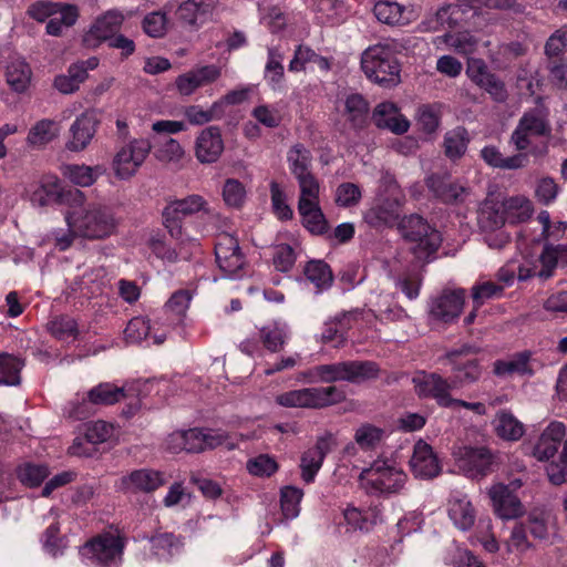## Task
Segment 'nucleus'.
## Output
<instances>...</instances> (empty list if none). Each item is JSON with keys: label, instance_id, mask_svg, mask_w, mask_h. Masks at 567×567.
I'll return each mask as SVG.
<instances>
[{"label": "nucleus", "instance_id": "nucleus-1", "mask_svg": "<svg viewBox=\"0 0 567 567\" xmlns=\"http://www.w3.org/2000/svg\"><path fill=\"white\" fill-rule=\"evenodd\" d=\"M69 231L60 229L52 235L58 248H69L73 244L74 236L89 239H101L114 229V220L110 212L100 205H85V197L82 203H74L65 214Z\"/></svg>", "mask_w": 567, "mask_h": 567}, {"label": "nucleus", "instance_id": "nucleus-2", "mask_svg": "<svg viewBox=\"0 0 567 567\" xmlns=\"http://www.w3.org/2000/svg\"><path fill=\"white\" fill-rule=\"evenodd\" d=\"M405 50L401 40L384 39L367 48L361 55V69L365 76L382 87H393L401 82V63L398 54Z\"/></svg>", "mask_w": 567, "mask_h": 567}, {"label": "nucleus", "instance_id": "nucleus-3", "mask_svg": "<svg viewBox=\"0 0 567 567\" xmlns=\"http://www.w3.org/2000/svg\"><path fill=\"white\" fill-rule=\"evenodd\" d=\"M209 213L208 202L202 195L192 194L184 198L168 200L162 213L163 225L172 238L184 244L189 239V235L183 226L184 220L194 215H208Z\"/></svg>", "mask_w": 567, "mask_h": 567}, {"label": "nucleus", "instance_id": "nucleus-4", "mask_svg": "<svg viewBox=\"0 0 567 567\" xmlns=\"http://www.w3.org/2000/svg\"><path fill=\"white\" fill-rule=\"evenodd\" d=\"M125 542L118 530H107L86 542L80 549L83 559L100 567H118Z\"/></svg>", "mask_w": 567, "mask_h": 567}, {"label": "nucleus", "instance_id": "nucleus-5", "mask_svg": "<svg viewBox=\"0 0 567 567\" xmlns=\"http://www.w3.org/2000/svg\"><path fill=\"white\" fill-rule=\"evenodd\" d=\"M362 486L372 494L399 492L406 482V474L389 461L378 460L360 474Z\"/></svg>", "mask_w": 567, "mask_h": 567}, {"label": "nucleus", "instance_id": "nucleus-6", "mask_svg": "<svg viewBox=\"0 0 567 567\" xmlns=\"http://www.w3.org/2000/svg\"><path fill=\"white\" fill-rule=\"evenodd\" d=\"M344 398L337 386L305 388L278 394L276 403L284 408L321 409L336 404Z\"/></svg>", "mask_w": 567, "mask_h": 567}, {"label": "nucleus", "instance_id": "nucleus-7", "mask_svg": "<svg viewBox=\"0 0 567 567\" xmlns=\"http://www.w3.org/2000/svg\"><path fill=\"white\" fill-rule=\"evenodd\" d=\"M138 390V382L127 383L118 386L114 383H100L92 388L81 403H72L69 411L70 416L84 419L89 414V404L110 405L120 402L126 396L133 395Z\"/></svg>", "mask_w": 567, "mask_h": 567}, {"label": "nucleus", "instance_id": "nucleus-8", "mask_svg": "<svg viewBox=\"0 0 567 567\" xmlns=\"http://www.w3.org/2000/svg\"><path fill=\"white\" fill-rule=\"evenodd\" d=\"M475 352L474 347L463 346L460 349L449 351L440 359L443 364L451 367V381L455 389L474 383L481 378L480 363L472 357Z\"/></svg>", "mask_w": 567, "mask_h": 567}, {"label": "nucleus", "instance_id": "nucleus-9", "mask_svg": "<svg viewBox=\"0 0 567 567\" xmlns=\"http://www.w3.org/2000/svg\"><path fill=\"white\" fill-rule=\"evenodd\" d=\"M398 230L408 243L417 244L416 248H440L442 235L435 226L419 214L404 215L398 221Z\"/></svg>", "mask_w": 567, "mask_h": 567}, {"label": "nucleus", "instance_id": "nucleus-10", "mask_svg": "<svg viewBox=\"0 0 567 567\" xmlns=\"http://www.w3.org/2000/svg\"><path fill=\"white\" fill-rule=\"evenodd\" d=\"M30 202L38 207L53 204H68L71 207L74 203L83 202V193L76 188L64 189L58 177L45 176L31 192Z\"/></svg>", "mask_w": 567, "mask_h": 567}, {"label": "nucleus", "instance_id": "nucleus-11", "mask_svg": "<svg viewBox=\"0 0 567 567\" xmlns=\"http://www.w3.org/2000/svg\"><path fill=\"white\" fill-rule=\"evenodd\" d=\"M151 150L152 145L147 138H133L121 146L112 163L115 175L121 179L132 177L145 162Z\"/></svg>", "mask_w": 567, "mask_h": 567}, {"label": "nucleus", "instance_id": "nucleus-12", "mask_svg": "<svg viewBox=\"0 0 567 567\" xmlns=\"http://www.w3.org/2000/svg\"><path fill=\"white\" fill-rule=\"evenodd\" d=\"M551 133L547 114L534 109L526 111L519 118L517 126L511 135V142L516 151L525 153L530 146V136L546 137Z\"/></svg>", "mask_w": 567, "mask_h": 567}, {"label": "nucleus", "instance_id": "nucleus-13", "mask_svg": "<svg viewBox=\"0 0 567 567\" xmlns=\"http://www.w3.org/2000/svg\"><path fill=\"white\" fill-rule=\"evenodd\" d=\"M457 468L467 477L478 478L489 474L495 455L484 446H461L454 452Z\"/></svg>", "mask_w": 567, "mask_h": 567}, {"label": "nucleus", "instance_id": "nucleus-14", "mask_svg": "<svg viewBox=\"0 0 567 567\" xmlns=\"http://www.w3.org/2000/svg\"><path fill=\"white\" fill-rule=\"evenodd\" d=\"M523 264L518 267V279L526 280L538 276L548 278L560 262L567 265V250H527Z\"/></svg>", "mask_w": 567, "mask_h": 567}, {"label": "nucleus", "instance_id": "nucleus-15", "mask_svg": "<svg viewBox=\"0 0 567 567\" xmlns=\"http://www.w3.org/2000/svg\"><path fill=\"white\" fill-rule=\"evenodd\" d=\"M379 368L371 361H344L331 364H322V382L338 381L361 382L375 378Z\"/></svg>", "mask_w": 567, "mask_h": 567}, {"label": "nucleus", "instance_id": "nucleus-16", "mask_svg": "<svg viewBox=\"0 0 567 567\" xmlns=\"http://www.w3.org/2000/svg\"><path fill=\"white\" fill-rule=\"evenodd\" d=\"M166 484L165 473L154 468H138L122 475L115 488L124 494H151Z\"/></svg>", "mask_w": 567, "mask_h": 567}, {"label": "nucleus", "instance_id": "nucleus-17", "mask_svg": "<svg viewBox=\"0 0 567 567\" xmlns=\"http://www.w3.org/2000/svg\"><path fill=\"white\" fill-rule=\"evenodd\" d=\"M124 14L117 9H111L99 16L83 35V44L89 49H96L118 33Z\"/></svg>", "mask_w": 567, "mask_h": 567}, {"label": "nucleus", "instance_id": "nucleus-18", "mask_svg": "<svg viewBox=\"0 0 567 567\" xmlns=\"http://www.w3.org/2000/svg\"><path fill=\"white\" fill-rule=\"evenodd\" d=\"M412 382L420 398H432L441 406H451L453 398L450 392L455 389L452 381L449 382L437 373L419 372L413 377Z\"/></svg>", "mask_w": 567, "mask_h": 567}, {"label": "nucleus", "instance_id": "nucleus-19", "mask_svg": "<svg viewBox=\"0 0 567 567\" xmlns=\"http://www.w3.org/2000/svg\"><path fill=\"white\" fill-rule=\"evenodd\" d=\"M424 183L433 197L446 205H458L467 195V188L453 179L449 173H431Z\"/></svg>", "mask_w": 567, "mask_h": 567}, {"label": "nucleus", "instance_id": "nucleus-20", "mask_svg": "<svg viewBox=\"0 0 567 567\" xmlns=\"http://www.w3.org/2000/svg\"><path fill=\"white\" fill-rule=\"evenodd\" d=\"M466 74L473 83L484 90L493 101L504 103L508 97L505 83L488 70L486 63L481 60L468 62Z\"/></svg>", "mask_w": 567, "mask_h": 567}, {"label": "nucleus", "instance_id": "nucleus-21", "mask_svg": "<svg viewBox=\"0 0 567 567\" xmlns=\"http://www.w3.org/2000/svg\"><path fill=\"white\" fill-rule=\"evenodd\" d=\"M464 302V289H444L437 297L430 300L429 313L434 320L449 323L460 317Z\"/></svg>", "mask_w": 567, "mask_h": 567}, {"label": "nucleus", "instance_id": "nucleus-22", "mask_svg": "<svg viewBox=\"0 0 567 567\" xmlns=\"http://www.w3.org/2000/svg\"><path fill=\"white\" fill-rule=\"evenodd\" d=\"M488 495L494 513L502 519H514L523 515L524 506L509 486L497 483L491 486Z\"/></svg>", "mask_w": 567, "mask_h": 567}, {"label": "nucleus", "instance_id": "nucleus-23", "mask_svg": "<svg viewBox=\"0 0 567 567\" xmlns=\"http://www.w3.org/2000/svg\"><path fill=\"white\" fill-rule=\"evenodd\" d=\"M100 118L94 110H87L75 118L70 127L71 138L66 147L80 152L87 147L95 135Z\"/></svg>", "mask_w": 567, "mask_h": 567}, {"label": "nucleus", "instance_id": "nucleus-24", "mask_svg": "<svg viewBox=\"0 0 567 567\" xmlns=\"http://www.w3.org/2000/svg\"><path fill=\"white\" fill-rule=\"evenodd\" d=\"M224 152V141L219 126L212 125L200 131L195 142V156L202 164H212Z\"/></svg>", "mask_w": 567, "mask_h": 567}, {"label": "nucleus", "instance_id": "nucleus-25", "mask_svg": "<svg viewBox=\"0 0 567 567\" xmlns=\"http://www.w3.org/2000/svg\"><path fill=\"white\" fill-rule=\"evenodd\" d=\"M411 471L419 478H433L441 472V463L431 445L420 440L414 444L410 460Z\"/></svg>", "mask_w": 567, "mask_h": 567}, {"label": "nucleus", "instance_id": "nucleus-26", "mask_svg": "<svg viewBox=\"0 0 567 567\" xmlns=\"http://www.w3.org/2000/svg\"><path fill=\"white\" fill-rule=\"evenodd\" d=\"M447 515L460 530H470L476 520V511L466 494L454 493L447 502Z\"/></svg>", "mask_w": 567, "mask_h": 567}, {"label": "nucleus", "instance_id": "nucleus-27", "mask_svg": "<svg viewBox=\"0 0 567 567\" xmlns=\"http://www.w3.org/2000/svg\"><path fill=\"white\" fill-rule=\"evenodd\" d=\"M220 76V69L214 64L204 65L177 76L175 84L182 95H190L198 87L215 82Z\"/></svg>", "mask_w": 567, "mask_h": 567}, {"label": "nucleus", "instance_id": "nucleus-28", "mask_svg": "<svg viewBox=\"0 0 567 567\" xmlns=\"http://www.w3.org/2000/svg\"><path fill=\"white\" fill-rule=\"evenodd\" d=\"M114 427L105 421H95L85 425L84 436L76 437L70 446L69 452L72 455L87 456L91 454L90 449L84 447V443L100 444L106 442L113 436Z\"/></svg>", "mask_w": 567, "mask_h": 567}, {"label": "nucleus", "instance_id": "nucleus-29", "mask_svg": "<svg viewBox=\"0 0 567 567\" xmlns=\"http://www.w3.org/2000/svg\"><path fill=\"white\" fill-rule=\"evenodd\" d=\"M371 120L378 128H386L394 134L401 135L409 131L410 122L399 113L392 102H382L373 110Z\"/></svg>", "mask_w": 567, "mask_h": 567}, {"label": "nucleus", "instance_id": "nucleus-30", "mask_svg": "<svg viewBox=\"0 0 567 567\" xmlns=\"http://www.w3.org/2000/svg\"><path fill=\"white\" fill-rule=\"evenodd\" d=\"M566 435V427L563 422L553 421L540 434L533 455L538 461H547L551 458L558 451Z\"/></svg>", "mask_w": 567, "mask_h": 567}, {"label": "nucleus", "instance_id": "nucleus-31", "mask_svg": "<svg viewBox=\"0 0 567 567\" xmlns=\"http://www.w3.org/2000/svg\"><path fill=\"white\" fill-rule=\"evenodd\" d=\"M332 435L327 434L318 439L315 446L308 449L301 456V476L306 483H311L322 466L326 454L330 450Z\"/></svg>", "mask_w": 567, "mask_h": 567}, {"label": "nucleus", "instance_id": "nucleus-32", "mask_svg": "<svg viewBox=\"0 0 567 567\" xmlns=\"http://www.w3.org/2000/svg\"><path fill=\"white\" fill-rule=\"evenodd\" d=\"M373 13L380 22L389 25H406L415 19V13L411 6L389 0L375 2Z\"/></svg>", "mask_w": 567, "mask_h": 567}, {"label": "nucleus", "instance_id": "nucleus-33", "mask_svg": "<svg viewBox=\"0 0 567 567\" xmlns=\"http://www.w3.org/2000/svg\"><path fill=\"white\" fill-rule=\"evenodd\" d=\"M298 213L301 225L312 235L322 236L329 231V223L316 200H298Z\"/></svg>", "mask_w": 567, "mask_h": 567}, {"label": "nucleus", "instance_id": "nucleus-34", "mask_svg": "<svg viewBox=\"0 0 567 567\" xmlns=\"http://www.w3.org/2000/svg\"><path fill=\"white\" fill-rule=\"evenodd\" d=\"M218 0H186L176 10V18L189 25H200L212 16Z\"/></svg>", "mask_w": 567, "mask_h": 567}, {"label": "nucleus", "instance_id": "nucleus-35", "mask_svg": "<svg viewBox=\"0 0 567 567\" xmlns=\"http://www.w3.org/2000/svg\"><path fill=\"white\" fill-rule=\"evenodd\" d=\"M401 200L395 198L393 200L385 199L374 207L370 208L365 215L364 220L372 227H391L399 221V207Z\"/></svg>", "mask_w": 567, "mask_h": 567}, {"label": "nucleus", "instance_id": "nucleus-36", "mask_svg": "<svg viewBox=\"0 0 567 567\" xmlns=\"http://www.w3.org/2000/svg\"><path fill=\"white\" fill-rule=\"evenodd\" d=\"M493 427L496 435L509 442H516L525 433L524 424L507 410H499L493 420Z\"/></svg>", "mask_w": 567, "mask_h": 567}, {"label": "nucleus", "instance_id": "nucleus-37", "mask_svg": "<svg viewBox=\"0 0 567 567\" xmlns=\"http://www.w3.org/2000/svg\"><path fill=\"white\" fill-rule=\"evenodd\" d=\"M482 159L491 167L499 169H518L528 163V155L518 152L517 154L504 157L501 151L494 145H486L481 151Z\"/></svg>", "mask_w": 567, "mask_h": 567}, {"label": "nucleus", "instance_id": "nucleus-38", "mask_svg": "<svg viewBox=\"0 0 567 567\" xmlns=\"http://www.w3.org/2000/svg\"><path fill=\"white\" fill-rule=\"evenodd\" d=\"M347 120L352 128L361 131L368 127L370 123L369 102L359 93H352L347 96L344 102Z\"/></svg>", "mask_w": 567, "mask_h": 567}, {"label": "nucleus", "instance_id": "nucleus-39", "mask_svg": "<svg viewBox=\"0 0 567 567\" xmlns=\"http://www.w3.org/2000/svg\"><path fill=\"white\" fill-rule=\"evenodd\" d=\"M288 324L281 321L270 322L259 329V340L265 349L276 353L279 352L289 339Z\"/></svg>", "mask_w": 567, "mask_h": 567}, {"label": "nucleus", "instance_id": "nucleus-40", "mask_svg": "<svg viewBox=\"0 0 567 567\" xmlns=\"http://www.w3.org/2000/svg\"><path fill=\"white\" fill-rule=\"evenodd\" d=\"M32 78V70L25 60L13 59L7 65L6 79L8 85L17 93L28 90Z\"/></svg>", "mask_w": 567, "mask_h": 567}, {"label": "nucleus", "instance_id": "nucleus-41", "mask_svg": "<svg viewBox=\"0 0 567 567\" xmlns=\"http://www.w3.org/2000/svg\"><path fill=\"white\" fill-rule=\"evenodd\" d=\"M493 371L497 377L512 374L530 375L534 372L530 365V352L524 351L507 360H497L494 363Z\"/></svg>", "mask_w": 567, "mask_h": 567}, {"label": "nucleus", "instance_id": "nucleus-42", "mask_svg": "<svg viewBox=\"0 0 567 567\" xmlns=\"http://www.w3.org/2000/svg\"><path fill=\"white\" fill-rule=\"evenodd\" d=\"M151 324L146 318L135 317L127 323L124 336L130 343H138L142 340L151 339L154 344H162L165 341L164 333H151Z\"/></svg>", "mask_w": 567, "mask_h": 567}, {"label": "nucleus", "instance_id": "nucleus-43", "mask_svg": "<svg viewBox=\"0 0 567 567\" xmlns=\"http://www.w3.org/2000/svg\"><path fill=\"white\" fill-rule=\"evenodd\" d=\"M506 221L512 225L526 223L533 215V203L525 196H513L503 202Z\"/></svg>", "mask_w": 567, "mask_h": 567}, {"label": "nucleus", "instance_id": "nucleus-44", "mask_svg": "<svg viewBox=\"0 0 567 567\" xmlns=\"http://www.w3.org/2000/svg\"><path fill=\"white\" fill-rule=\"evenodd\" d=\"M527 526L533 537L546 539L555 526V516L548 509L535 507L528 512Z\"/></svg>", "mask_w": 567, "mask_h": 567}, {"label": "nucleus", "instance_id": "nucleus-45", "mask_svg": "<svg viewBox=\"0 0 567 567\" xmlns=\"http://www.w3.org/2000/svg\"><path fill=\"white\" fill-rule=\"evenodd\" d=\"M219 269L228 278H238L246 266L243 250H215Z\"/></svg>", "mask_w": 567, "mask_h": 567}, {"label": "nucleus", "instance_id": "nucleus-46", "mask_svg": "<svg viewBox=\"0 0 567 567\" xmlns=\"http://www.w3.org/2000/svg\"><path fill=\"white\" fill-rule=\"evenodd\" d=\"M47 330L60 341H74L79 334L78 322L68 315L52 317L47 323Z\"/></svg>", "mask_w": 567, "mask_h": 567}, {"label": "nucleus", "instance_id": "nucleus-47", "mask_svg": "<svg viewBox=\"0 0 567 567\" xmlns=\"http://www.w3.org/2000/svg\"><path fill=\"white\" fill-rule=\"evenodd\" d=\"M385 437V430L371 423L360 424L353 435L355 444L363 451L377 449Z\"/></svg>", "mask_w": 567, "mask_h": 567}, {"label": "nucleus", "instance_id": "nucleus-48", "mask_svg": "<svg viewBox=\"0 0 567 567\" xmlns=\"http://www.w3.org/2000/svg\"><path fill=\"white\" fill-rule=\"evenodd\" d=\"M16 474L22 485L35 487L49 476L50 471L44 464L24 462L17 467Z\"/></svg>", "mask_w": 567, "mask_h": 567}, {"label": "nucleus", "instance_id": "nucleus-49", "mask_svg": "<svg viewBox=\"0 0 567 567\" xmlns=\"http://www.w3.org/2000/svg\"><path fill=\"white\" fill-rule=\"evenodd\" d=\"M58 133V124L53 120L43 118L38 121L30 130L27 142L33 147H42L50 143Z\"/></svg>", "mask_w": 567, "mask_h": 567}, {"label": "nucleus", "instance_id": "nucleus-50", "mask_svg": "<svg viewBox=\"0 0 567 567\" xmlns=\"http://www.w3.org/2000/svg\"><path fill=\"white\" fill-rule=\"evenodd\" d=\"M470 138L464 127H456L444 136L445 155L452 159H460L466 152Z\"/></svg>", "mask_w": 567, "mask_h": 567}, {"label": "nucleus", "instance_id": "nucleus-51", "mask_svg": "<svg viewBox=\"0 0 567 567\" xmlns=\"http://www.w3.org/2000/svg\"><path fill=\"white\" fill-rule=\"evenodd\" d=\"M311 161V152L301 143H297L291 146L287 153L289 169L295 177L309 173Z\"/></svg>", "mask_w": 567, "mask_h": 567}, {"label": "nucleus", "instance_id": "nucleus-52", "mask_svg": "<svg viewBox=\"0 0 567 567\" xmlns=\"http://www.w3.org/2000/svg\"><path fill=\"white\" fill-rule=\"evenodd\" d=\"M247 472L255 477H270L279 470L275 456L270 454H258L246 462Z\"/></svg>", "mask_w": 567, "mask_h": 567}, {"label": "nucleus", "instance_id": "nucleus-53", "mask_svg": "<svg viewBox=\"0 0 567 567\" xmlns=\"http://www.w3.org/2000/svg\"><path fill=\"white\" fill-rule=\"evenodd\" d=\"M302 497V489L296 486L289 485L280 489V506L285 518L293 519L298 517Z\"/></svg>", "mask_w": 567, "mask_h": 567}, {"label": "nucleus", "instance_id": "nucleus-54", "mask_svg": "<svg viewBox=\"0 0 567 567\" xmlns=\"http://www.w3.org/2000/svg\"><path fill=\"white\" fill-rule=\"evenodd\" d=\"M22 361L8 353H0V385H17L20 383Z\"/></svg>", "mask_w": 567, "mask_h": 567}, {"label": "nucleus", "instance_id": "nucleus-55", "mask_svg": "<svg viewBox=\"0 0 567 567\" xmlns=\"http://www.w3.org/2000/svg\"><path fill=\"white\" fill-rule=\"evenodd\" d=\"M307 279L319 290L331 286L333 277L329 266L321 260H311L305 268Z\"/></svg>", "mask_w": 567, "mask_h": 567}, {"label": "nucleus", "instance_id": "nucleus-56", "mask_svg": "<svg viewBox=\"0 0 567 567\" xmlns=\"http://www.w3.org/2000/svg\"><path fill=\"white\" fill-rule=\"evenodd\" d=\"M443 40L450 49L463 55L473 53L477 44L475 37L468 31L449 32Z\"/></svg>", "mask_w": 567, "mask_h": 567}, {"label": "nucleus", "instance_id": "nucleus-57", "mask_svg": "<svg viewBox=\"0 0 567 567\" xmlns=\"http://www.w3.org/2000/svg\"><path fill=\"white\" fill-rule=\"evenodd\" d=\"M150 548L158 559H167L179 549V542L172 534H159L150 539Z\"/></svg>", "mask_w": 567, "mask_h": 567}, {"label": "nucleus", "instance_id": "nucleus-58", "mask_svg": "<svg viewBox=\"0 0 567 567\" xmlns=\"http://www.w3.org/2000/svg\"><path fill=\"white\" fill-rule=\"evenodd\" d=\"M565 52H567V24L555 30L544 45L546 59L565 58Z\"/></svg>", "mask_w": 567, "mask_h": 567}, {"label": "nucleus", "instance_id": "nucleus-59", "mask_svg": "<svg viewBox=\"0 0 567 567\" xmlns=\"http://www.w3.org/2000/svg\"><path fill=\"white\" fill-rule=\"evenodd\" d=\"M64 176L73 184L82 187L92 185L99 176V167L85 165H68L64 168Z\"/></svg>", "mask_w": 567, "mask_h": 567}, {"label": "nucleus", "instance_id": "nucleus-60", "mask_svg": "<svg viewBox=\"0 0 567 567\" xmlns=\"http://www.w3.org/2000/svg\"><path fill=\"white\" fill-rule=\"evenodd\" d=\"M223 199L228 207L239 209L246 199V188L236 178H227L223 186Z\"/></svg>", "mask_w": 567, "mask_h": 567}, {"label": "nucleus", "instance_id": "nucleus-61", "mask_svg": "<svg viewBox=\"0 0 567 567\" xmlns=\"http://www.w3.org/2000/svg\"><path fill=\"white\" fill-rule=\"evenodd\" d=\"M480 221L484 227L496 229L504 226L507 221L505 218V210L503 203L494 204L486 203L480 210Z\"/></svg>", "mask_w": 567, "mask_h": 567}, {"label": "nucleus", "instance_id": "nucleus-62", "mask_svg": "<svg viewBox=\"0 0 567 567\" xmlns=\"http://www.w3.org/2000/svg\"><path fill=\"white\" fill-rule=\"evenodd\" d=\"M344 519L353 528L369 530L378 522V515L372 511H361L357 507L344 509Z\"/></svg>", "mask_w": 567, "mask_h": 567}, {"label": "nucleus", "instance_id": "nucleus-63", "mask_svg": "<svg viewBox=\"0 0 567 567\" xmlns=\"http://www.w3.org/2000/svg\"><path fill=\"white\" fill-rule=\"evenodd\" d=\"M270 196L274 214L280 220H291L293 210L286 202V194L275 181L270 183Z\"/></svg>", "mask_w": 567, "mask_h": 567}, {"label": "nucleus", "instance_id": "nucleus-64", "mask_svg": "<svg viewBox=\"0 0 567 567\" xmlns=\"http://www.w3.org/2000/svg\"><path fill=\"white\" fill-rule=\"evenodd\" d=\"M546 60V69L551 83L558 89L567 87V59L551 58Z\"/></svg>", "mask_w": 567, "mask_h": 567}]
</instances>
